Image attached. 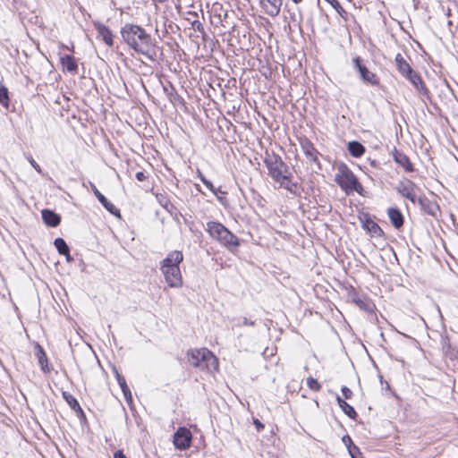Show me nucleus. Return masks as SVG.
<instances>
[{
	"label": "nucleus",
	"instance_id": "f257e3e1",
	"mask_svg": "<svg viewBox=\"0 0 458 458\" xmlns=\"http://www.w3.org/2000/svg\"><path fill=\"white\" fill-rule=\"evenodd\" d=\"M121 35L134 51L149 56L153 44L150 35L143 28L127 23L122 28Z\"/></svg>",
	"mask_w": 458,
	"mask_h": 458
},
{
	"label": "nucleus",
	"instance_id": "f03ea898",
	"mask_svg": "<svg viewBox=\"0 0 458 458\" xmlns=\"http://www.w3.org/2000/svg\"><path fill=\"white\" fill-rule=\"evenodd\" d=\"M182 260L183 255L182 251L172 250L161 262L160 270L169 287L178 288L182 285V276L179 267Z\"/></svg>",
	"mask_w": 458,
	"mask_h": 458
},
{
	"label": "nucleus",
	"instance_id": "7ed1b4c3",
	"mask_svg": "<svg viewBox=\"0 0 458 458\" xmlns=\"http://www.w3.org/2000/svg\"><path fill=\"white\" fill-rule=\"evenodd\" d=\"M265 164L268 170V174L276 182L286 190L292 191V185L287 175V165L283 162L281 157L277 155H267Z\"/></svg>",
	"mask_w": 458,
	"mask_h": 458
},
{
	"label": "nucleus",
	"instance_id": "20e7f679",
	"mask_svg": "<svg viewBox=\"0 0 458 458\" xmlns=\"http://www.w3.org/2000/svg\"><path fill=\"white\" fill-rule=\"evenodd\" d=\"M187 356L189 363L201 370L213 372L218 369L217 358L207 348L191 350Z\"/></svg>",
	"mask_w": 458,
	"mask_h": 458
},
{
	"label": "nucleus",
	"instance_id": "39448f33",
	"mask_svg": "<svg viewBox=\"0 0 458 458\" xmlns=\"http://www.w3.org/2000/svg\"><path fill=\"white\" fill-rule=\"evenodd\" d=\"M207 231L213 239L220 242L232 252L239 246L238 238L221 223L214 221L207 223Z\"/></svg>",
	"mask_w": 458,
	"mask_h": 458
},
{
	"label": "nucleus",
	"instance_id": "423d86ee",
	"mask_svg": "<svg viewBox=\"0 0 458 458\" xmlns=\"http://www.w3.org/2000/svg\"><path fill=\"white\" fill-rule=\"evenodd\" d=\"M336 170L337 172L335 175V181L344 191L346 192L349 191H355L359 194L362 193L363 187L359 182L358 178L345 164L341 163L338 165Z\"/></svg>",
	"mask_w": 458,
	"mask_h": 458
},
{
	"label": "nucleus",
	"instance_id": "0eeeda50",
	"mask_svg": "<svg viewBox=\"0 0 458 458\" xmlns=\"http://www.w3.org/2000/svg\"><path fill=\"white\" fill-rule=\"evenodd\" d=\"M417 185L409 179L400 181L396 186L397 192L401 194L403 198L408 199L413 204H415L417 201Z\"/></svg>",
	"mask_w": 458,
	"mask_h": 458
},
{
	"label": "nucleus",
	"instance_id": "6e6552de",
	"mask_svg": "<svg viewBox=\"0 0 458 458\" xmlns=\"http://www.w3.org/2000/svg\"><path fill=\"white\" fill-rule=\"evenodd\" d=\"M191 433L186 428H180L174 437V444L176 448L184 450L191 445Z\"/></svg>",
	"mask_w": 458,
	"mask_h": 458
},
{
	"label": "nucleus",
	"instance_id": "1a4fd4ad",
	"mask_svg": "<svg viewBox=\"0 0 458 458\" xmlns=\"http://www.w3.org/2000/svg\"><path fill=\"white\" fill-rule=\"evenodd\" d=\"M259 3L264 12L271 17H276L280 13L283 4L282 0H259Z\"/></svg>",
	"mask_w": 458,
	"mask_h": 458
},
{
	"label": "nucleus",
	"instance_id": "9d476101",
	"mask_svg": "<svg viewBox=\"0 0 458 458\" xmlns=\"http://www.w3.org/2000/svg\"><path fill=\"white\" fill-rule=\"evenodd\" d=\"M90 187L96 198L107 211L115 216L120 215L119 209L113 203L107 200V199L98 190L95 184L90 183Z\"/></svg>",
	"mask_w": 458,
	"mask_h": 458
},
{
	"label": "nucleus",
	"instance_id": "9b49d317",
	"mask_svg": "<svg viewBox=\"0 0 458 458\" xmlns=\"http://www.w3.org/2000/svg\"><path fill=\"white\" fill-rule=\"evenodd\" d=\"M355 66L358 68L362 80L366 82H369L372 85H376L378 83L376 79V75L369 72L363 64H361L359 57H356L354 60Z\"/></svg>",
	"mask_w": 458,
	"mask_h": 458
},
{
	"label": "nucleus",
	"instance_id": "f8f14e48",
	"mask_svg": "<svg viewBox=\"0 0 458 458\" xmlns=\"http://www.w3.org/2000/svg\"><path fill=\"white\" fill-rule=\"evenodd\" d=\"M387 215L393 226L400 229L403 225V216L397 208H390L387 209Z\"/></svg>",
	"mask_w": 458,
	"mask_h": 458
},
{
	"label": "nucleus",
	"instance_id": "ddd939ff",
	"mask_svg": "<svg viewBox=\"0 0 458 458\" xmlns=\"http://www.w3.org/2000/svg\"><path fill=\"white\" fill-rule=\"evenodd\" d=\"M301 149L303 150L305 156L310 160V161H316L317 160V155L318 151L315 148L314 145L311 143L310 140L308 139H301L300 140Z\"/></svg>",
	"mask_w": 458,
	"mask_h": 458
},
{
	"label": "nucleus",
	"instance_id": "4468645a",
	"mask_svg": "<svg viewBox=\"0 0 458 458\" xmlns=\"http://www.w3.org/2000/svg\"><path fill=\"white\" fill-rule=\"evenodd\" d=\"M95 27L98 30V37L108 46H113V34L111 30L101 23H95Z\"/></svg>",
	"mask_w": 458,
	"mask_h": 458
},
{
	"label": "nucleus",
	"instance_id": "2eb2a0df",
	"mask_svg": "<svg viewBox=\"0 0 458 458\" xmlns=\"http://www.w3.org/2000/svg\"><path fill=\"white\" fill-rule=\"evenodd\" d=\"M42 219L46 225L51 227H55L60 224V216L49 209L42 211Z\"/></svg>",
	"mask_w": 458,
	"mask_h": 458
},
{
	"label": "nucleus",
	"instance_id": "dca6fc26",
	"mask_svg": "<svg viewBox=\"0 0 458 458\" xmlns=\"http://www.w3.org/2000/svg\"><path fill=\"white\" fill-rule=\"evenodd\" d=\"M64 69L72 73H76L78 70L77 62L73 56L66 55L60 58Z\"/></svg>",
	"mask_w": 458,
	"mask_h": 458
},
{
	"label": "nucleus",
	"instance_id": "f3484780",
	"mask_svg": "<svg viewBox=\"0 0 458 458\" xmlns=\"http://www.w3.org/2000/svg\"><path fill=\"white\" fill-rule=\"evenodd\" d=\"M394 159L398 165L403 166L406 172L413 171V165L410 162L409 157L405 154L401 153V152H396L394 155Z\"/></svg>",
	"mask_w": 458,
	"mask_h": 458
},
{
	"label": "nucleus",
	"instance_id": "a211bd4d",
	"mask_svg": "<svg viewBox=\"0 0 458 458\" xmlns=\"http://www.w3.org/2000/svg\"><path fill=\"white\" fill-rule=\"evenodd\" d=\"M348 150L353 157H360L365 153V147L358 141L348 143Z\"/></svg>",
	"mask_w": 458,
	"mask_h": 458
},
{
	"label": "nucleus",
	"instance_id": "6ab92c4d",
	"mask_svg": "<svg viewBox=\"0 0 458 458\" xmlns=\"http://www.w3.org/2000/svg\"><path fill=\"white\" fill-rule=\"evenodd\" d=\"M395 64L398 71L404 76L412 70L401 54L395 55Z\"/></svg>",
	"mask_w": 458,
	"mask_h": 458
},
{
	"label": "nucleus",
	"instance_id": "aec40b11",
	"mask_svg": "<svg viewBox=\"0 0 458 458\" xmlns=\"http://www.w3.org/2000/svg\"><path fill=\"white\" fill-rule=\"evenodd\" d=\"M336 400L338 403V405L342 409V411L351 419H355L357 416V413L353 407L347 403L344 399H342L339 395L336 396Z\"/></svg>",
	"mask_w": 458,
	"mask_h": 458
},
{
	"label": "nucleus",
	"instance_id": "412c9836",
	"mask_svg": "<svg viewBox=\"0 0 458 458\" xmlns=\"http://www.w3.org/2000/svg\"><path fill=\"white\" fill-rule=\"evenodd\" d=\"M404 77L407 78L418 90L423 89L421 78L413 70L405 74Z\"/></svg>",
	"mask_w": 458,
	"mask_h": 458
},
{
	"label": "nucleus",
	"instance_id": "4be33fe9",
	"mask_svg": "<svg viewBox=\"0 0 458 458\" xmlns=\"http://www.w3.org/2000/svg\"><path fill=\"white\" fill-rule=\"evenodd\" d=\"M353 301L360 309L368 312L373 311L374 305L369 300L355 296Z\"/></svg>",
	"mask_w": 458,
	"mask_h": 458
},
{
	"label": "nucleus",
	"instance_id": "5701e85b",
	"mask_svg": "<svg viewBox=\"0 0 458 458\" xmlns=\"http://www.w3.org/2000/svg\"><path fill=\"white\" fill-rule=\"evenodd\" d=\"M116 379H117V382L124 394V397L127 400H131V393L129 386L126 384L124 377L123 376H121L118 372H116Z\"/></svg>",
	"mask_w": 458,
	"mask_h": 458
},
{
	"label": "nucleus",
	"instance_id": "b1692460",
	"mask_svg": "<svg viewBox=\"0 0 458 458\" xmlns=\"http://www.w3.org/2000/svg\"><path fill=\"white\" fill-rule=\"evenodd\" d=\"M54 244L60 254L69 257V247L64 239L56 238Z\"/></svg>",
	"mask_w": 458,
	"mask_h": 458
},
{
	"label": "nucleus",
	"instance_id": "393cba45",
	"mask_svg": "<svg viewBox=\"0 0 458 458\" xmlns=\"http://www.w3.org/2000/svg\"><path fill=\"white\" fill-rule=\"evenodd\" d=\"M234 324L233 325V328L234 327H254L255 322L253 320H250L245 317H239L233 318Z\"/></svg>",
	"mask_w": 458,
	"mask_h": 458
},
{
	"label": "nucleus",
	"instance_id": "a878e982",
	"mask_svg": "<svg viewBox=\"0 0 458 458\" xmlns=\"http://www.w3.org/2000/svg\"><path fill=\"white\" fill-rule=\"evenodd\" d=\"M417 202L421 207V208L424 209L427 213L434 215V210H433L434 207L427 198H425V197L417 198L416 203Z\"/></svg>",
	"mask_w": 458,
	"mask_h": 458
},
{
	"label": "nucleus",
	"instance_id": "bb28decb",
	"mask_svg": "<svg viewBox=\"0 0 458 458\" xmlns=\"http://www.w3.org/2000/svg\"><path fill=\"white\" fill-rule=\"evenodd\" d=\"M366 227L373 236H381L383 234V231L380 226L373 221H368Z\"/></svg>",
	"mask_w": 458,
	"mask_h": 458
},
{
	"label": "nucleus",
	"instance_id": "cd10ccee",
	"mask_svg": "<svg viewBox=\"0 0 458 458\" xmlns=\"http://www.w3.org/2000/svg\"><path fill=\"white\" fill-rule=\"evenodd\" d=\"M0 104L7 107L9 106L8 89L0 83Z\"/></svg>",
	"mask_w": 458,
	"mask_h": 458
},
{
	"label": "nucleus",
	"instance_id": "c85d7f7f",
	"mask_svg": "<svg viewBox=\"0 0 458 458\" xmlns=\"http://www.w3.org/2000/svg\"><path fill=\"white\" fill-rule=\"evenodd\" d=\"M38 363L42 369V370L46 371V368L47 366V355L45 353V352L43 351V349L41 348V346H38Z\"/></svg>",
	"mask_w": 458,
	"mask_h": 458
},
{
	"label": "nucleus",
	"instance_id": "c756f323",
	"mask_svg": "<svg viewBox=\"0 0 458 458\" xmlns=\"http://www.w3.org/2000/svg\"><path fill=\"white\" fill-rule=\"evenodd\" d=\"M307 385L313 391H319L321 388L319 382L311 377L307 378Z\"/></svg>",
	"mask_w": 458,
	"mask_h": 458
},
{
	"label": "nucleus",
	"instance_id": "7c9ffc66",
	"mask_svg": "<svg viewBox=\"0 0 458 458\" xmlns=\"http://www.w3.org/2000/svg\"><path fill=\"white\" fill-rule=\"evenodd\" d=\"M64 398L66 399L68 404L73 409V410H76L77 408L79 410H81L80 408V405H79V403L77 402V400L71 394H66L65 393L64 394Z\"/></svg>",
	"mask_w": 458,
	"mask_h": 458
},
{
	"label": "nucleus",
	"instance_id": "2f4dec72",
	"mask_svg": "<svg viewBox=\"0 0 458 458\" xmlns=\"http://www.w3.org/2000/svg\"><path fill=\"white\" fill-rule=\"evenodd\" d=\"M191 28L192 30H196V31H199L200 33H204V26L203 24L198 21V20H195L191 22Z\"/></svg>",
	"mask_w": 458,
	"mask_h": 458
},
{
	"label": "nucleus",
	"instance_id": "473e14b6",
	"mask_svg": "<svg viewBox=\"0 0 458 458\" xmlns=\"http://www.w3.org/2000/svg\"><path fill=\"white\" fill-rule=\"evenodd\" d=\"M27 159L28 161L30 162V164L31 165V166L38 173V174H42V169L41 167L39 166V165L33 159V157L31 156H28L27 157Z\"/></svg>",
	"mask_w": 458,
	"mask_h": 458
},
{
	"label": "nucleus",
	"instance_id": "72a5a7b5",
	"mask_svg": "<svg viewBox=\"0 0 458 458\" xmlns=\"http://www.w3.org/2000/svg\"><path fill=\"white\" fill-rule=\"evenodd\" d=\"M207 188L208 190H210L215 195H218V193H222V194H225L224 191H222L220 189H216L214 187V185L212 184L211 182H208L206 184Z\"/></svg>",
	"mask_w": 458,
	"mask_h": 458
},
{
	"label": "nucleus",
	"instance_id": "f704fd0d",
	"mask_svg": "<svg viewBox=\"0 0 458 458\" xmlns=\"http://www.w3.org/2000/svg\"><path fill=\"white\" fill-rule=\"evenodd\" d=\"M348 452H349V454H351V456L352 458H356V455L358 454H360V450H359V448L355 445H352V446H349Z\"/></svg>",
	"mask_w": 458,
	"mask_h": 458
},
{
	"label": "nucleus",
	"instance_id": "c9c22d12",
	"mask_svg": "<svg viewBox=\"0 0 458 458\" xmlns=\"http://www.w3.org/2000/svg\"><path fill=\"white\" fill-rule=\"evenodd\" d=\"M342 393L344 394V396L346 398V399H351L352 396V390L347 387V386H343L342 387Z\"/></svg>",
	"mask_w": 458,
	"mask_h": 458
},
{
	"label": "nucleus",
	"instance_id": "e433bc0d",
	"mask_svg": "<svg viewBox=\"0 0 458 458\" xmlns=\"http://www.w3.org/2000/svg\"><path fill=\"white\" fill-rule=\"evenodd\" d=\"M342 441L347 446V448H349V446H352L353 445L352 438L348 435L344 436L342 438Z\"/></svg>",
	"mask_w": 458,
	"mask_h": 458
},
{
	"label": "nucleus",
	"instance_id": "4c0bfd02",
	"mask_svg": "<svg viewBox=\"0 0 458 458\" xmlns=\"http://www.w3.org/2000/svg\"><path fill=\"white\" fill-rule=\"evenodd\" d=\"M327 3H329L335 9L341 8V4L337 0H326Z\"/></svg>",
	"mask_w": 458,
	"mask_h": 458
},
{
	"label": "nucleus",
	"instance_id": "58836bf2",
	"mask_svg": "<svg viewBox=\"0 0 458 458\" xmlns=\"http://www.w3.org/2000/svg\"><path fill=\"white\" fill-rule=\"evenodd\" d=\"M136 179L140 182H142L146 179V175L143 172L136 173Z\"/></svg>",
	"mask_w": 458,
	"mask_h": 458
},
{
	"label": "nucleus",
	"instance_id": "ea45409f",
	"mask_svg": "<svg viewBox=\"0 0 458 458\" xmlns=\"http://www.w3.org/2000/svg\"><path fill=\"white\" fill-rule=\"evenodd\" d=\"M114 458H126V457H125V455H124V454H123V451H121V450L116 451V452L114 453Z\"/></svg>",
	"mask_w": 458,
	"mask_h": 458
},
{
	"label": "nucleus",
	"instance_id": "a19ab883",
	"mask_svg": "<svg viewBox=\"0 0 458 458\" xmlns=\"http://www.w3.org/2000/svg\"><path fill=\"white\" fill-rule=\"evenodd\" d=\"M254 424L259 430L264 428V425L259 420H255Z\"/></svg>",
	"mask_w": 458,
	"mask_h": 458
},
{
	"label": "nucleus",
	"instance_id": "79ce46f5",
	"mask_svg": "<svg viewBox=\"0 0 458 458\" xmlns=\"http://www.w3.org/2000/svg\"><path fill=\"white\" fill-rule=\"evenodd\" d=\"M335 11L342 15V13H345V11L344 10V8L341 6V8L338 7V9H335Z\"/></svg>",
	"mask_w": 458,
	"mask_h": 458
},
{
	"label": "nucleus",
	"instance_id": "37998d69",
	"mask_svg": "<svg viewBox=\"0 0 458 458\" xmlns=\"http://www.w3.org/2000/svg\"><path fill=\"white\" fill-rule=\"evenodd\" d=\"M198 176L200 179V181H202V179H205V176L201 174L200 171H198Z\"/></svg>",
	"mask_w": 458,
	"mask_h": 458
},
{
	"label": "nucleus",
	"instance_id": "c03bdc74",
	"mask_svg": "<svg viewBox=\"0 0 458 458\" xmlns=\"http://www.w3.org/2000/svg\"><path fill=\"white\" fill-rule=\"evenodd\" d=\"M301 1H302V0H293V2L294 4H300Z\"/></svg>",
	"mask_w": 458,
	"mask_h": 458
},
{
	"label": "nucleus",
	"instance_id": "a18cd8bd",
	"mask_svg": "<svg viewBox=\"0 0 458 458\" xmlns=\"http://www.w3.org/2000/svg\"><path fill=\"white\" fill-rule=\"evenodd\" d=\"M201 182H202L204 184H206V183L208 182V180H207V179L205 178V179H202V181H201Z\"/></svg>",
	"mask_w": 458,
	"mask_h": 458
},
{
	"label": "nucleus",
	"instance_id": "49530a36",
	"mask_svg": "<svg viewBox=\"0 0 458 458\" xmlns=\"http://www.w3.org/2000/svg\"><path fill=\"white\" fill-rule=\"evenodd\" d=\"M66 259H67L68 261L72 259V258L70 256L69 257L66 256Z\"/></svg>",
	"mask_w": 458,
	"mask_h": 458
}]
</instances>
